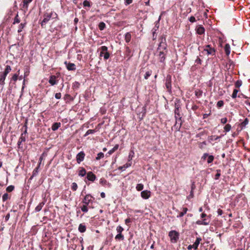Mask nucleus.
Listing matches in <instances>:
<instances>
[{"label": "nucleus", "mask_w": 250, "mask_h": 250, "mask_svg": "<svg viewBox=\"0 0 250 250\" xmlns=\"http://www.w3.org/2000/svg\"><path fill=\"white\" fill-rule=\"evenodd\" d=\"M220 172H221V170L220 169L217 170V173L215 175V179L216 180L218 179L219 178V177H220V176L221 175Z\"/></svg>", "instance_id": "de8ad7c7"}, {"label": "nucleus", "mask_w": 250, "mask_h": 250, "mask_svg": "<svg viewBox=\"0 0 250 250\" xmlns=\"http://www.w3.org/2000/svg\"><path fill=\"white\" fill-rule=\"evenodd\" d=\"M203 222V225H208L209 224V221H207V220L206 219H204L202 220Z\"/></svg>", "instance_id": "8fccbe9b"}, {"label": "nucleus", "mask_w": 250, "mask_h": 250, "mask_svg": "<svg viewBox=\"0 0 250 250\" xmlns=\"http://www.w3.org/2000/svg\"><path fill=\"white\" fill-rule=\"evenodd\" d=\"M132 2V0H125V3L126 5H128Z\"/></svg>", "instance_id": "052dcab7"}, {"label": "nucleus", "mask_w": 250, "mask_h": 250, "mask_svg": "<svg viewBox=\"0 0 250 250\" xmlns=\"http://www.w3.org/2000/svg\"><path fill=\"white\" fill-rule=\"evenodd\" d=\"M24 24L21 23L20 26H19V29L18 30V32L19 33L21 32L22 29L24 28Z\"/></svg>", "instance_id": "49530a36"}, {"label": "nucleus", "mask_w": 250, "mask_h": 250, "mask_svg": "<svg viewBox=\"0 0 250 250\" xmlns=\"http://www.w3.org/2000/svg\"><path fill=\"white\" fill-rule=\"evenodd\" d=\"M6 75L4 74H2L0 75V84L3 85L4 84V81L5 80Z\"/></svg>", "instance_id": "a211bd4d"}, {"label": "nucleus", "mask_w": 250, "mask_h": 250, "mask_svg": "<svg viewBox=\"0 0 250 250\" xmlns=\"http://www.w3.org/2000/svg\"><path fill=\"white\" fill-rule=\"evenodd\" d=\"M151 71H147L145 75V76H144L145 79H147L151 75Z\"/></svg>", "instance_id": "a19ab883"}, {"label": "nucleus", "mask_w": 250, "mask_h": 250, "mask_svg": "<svg viewBox=\"0 0 250 250\" xmlns=\"http://www.w3.org/2000/svg\"><path fill=\"white\" fill-rule=\"evenodd\" d=\"M20 22V20L18 18V15L15 18L14 23Z\"/></svg>", "instance_id": "bf43d9fd"}, {"label": "nucleus", "mask_w": 250, "mask_h": 250, "mask_svg": "<svg viewBox=\"0 0 250 250\" xmlns=\"http://www.w3.org/2000/svg\"><path fill=\"white\" fill-rule=\"evenodd\" d=\"M22 142V141H21L20 140H19V141L18 142V147L19 148H21L22 147V146H21V144Z\"/></svg>", "instance_id": "0e129e2a"}, {"label": "nucleus", "mask_w": 250, "mask_h": 250, "mask_svg": "<svg viewBox=\"0 0 250 250\" xmlns=\"http://www.w3.org/2000/svg\"><path fill=\"white\" fill-rule=\"evenodd\" d=\"M130 38H131L130 34H129L128 33L126 34L125 36V39L126 42H129L130 41Z\"/></svg>", "instance_id": "e433bc0d"}, {"label": "nucleus", "mask_w": 250, "mask_h": 250, "mask_svg": "<svg viewBox=\"0 0 250 250\" xmlns=\"http://www.w3.org/2000/svg\"><path fill=\"white\" fill-rule=\"evenodd\" d=\"M214 160V157L212 155H208V157L207 158V162L208 164H210L213 162Z\"/></svg>", "instance_id": "bb28decb"}, {"label": "nucleus", "mask_w": 250, "mask_h": 250, "mask_svg": "<svg viewBox=\"0 0 250 250\" xmlns=\"http://www.w3.org/2000/svg\"><path fill=\"white\" fill-rule=\"evenodd\" d=\"M141 195L143 198L147 199L150 196V191L147 190H143L141 192Z\"/></svg>", "instance_id": "9d476101"}, {"label": "nucleus", "mask_w": 250, "mask_h": 250, "mask_svg": "<svg viewBox=\"0 0 250 250\" xmlns=\"http://www.w3.org/2000/svg\"><path fill=\"white\" fill-rule=\"evenodd\" d=\"M87 178L89 181H94L96 179V176L92 172H89L87 174Z\"/></svg>", "instance_id": "ddd939ff"}, {"label": "nucleus", "mask_w": 250, "mask_h": 250, "mask_svg": "<svg viewBox=\"0 0 250 250\" xmlns=\"http://www.w3.org/2000/svg\"><path fill=\"white\" fill-rule=\"evenodd\" d=\"M131 165V162H128V163H126L123 166L120 167H119V169H121V170H125V168L130 167Z\"/></svg>", "instance_id": "6ab92c4d"}, {"label": "nucleus", "mask_w": 250, "mask_h": 250, "mask_svg": "<svg viewBox=\"0 0 250 250\" xmlns=\"http://www.w3.org/2000/svg\"><path fill=\"white\" fill-rule=\"evenodd\" d=\"M189 21L191 22H194L195 21V18L193 16H191L189 18Z\"/></svg>", "instance_id": "6e6d98bb"}, {"label": "nucleus", "mask_w": 250, "mask_h": 250, "mask_svg": "<svg viewBox=\"0 0 250 250\" xmlns=\"http://www.w3.org/2000/svg\"><path fill=\"white\" fill-rule=\"evenodd\" d=\"M171 76L167 75L166 80V86L169 91L171 90Z\"/></svg>", "instance_id": "423d86ee"}, {"label": "nucleus", "mask_w": 250, "mask_h": 250, "mask_svg": "<svg viewBox=\"0 0 250 250\" xmlns=\"http://www.w3.org/2000/svg\"><path fill=\"white\" fill-rule=\"evenodd\" d=\"M224 105V102L223 101H219L217 103V105L219 107L223 106Z\"/></svg>", "instance_id": "09e8293b"}, {"label": "nucleus", "mask_w": 250, "mask_h": 250, "mask_svg": "<svg viewBox=\"0 0 250 250\" xmlns=\"http://www.w3.org/2000/svg\"><path fill=\"white\" fill-rule=\"evenodd\" d=\"M11 70V68L10 66L6 65L5 70H4V72L3 73V74H4L7 76V75L10 72Z\"/></svg>", "instance_id": "393cba45"}, {"label": "nucleus", "mask_w": 250, "mask_h": 250, "mask_svg": "<svg viewBox=\"0 0 250 250\" xmlns=\"http://www.w3.org/2000/svg\"><path fill=\"white\" fill-rule=\"evenodd\" d=\"M100 56H104L105 60H107L109 57V53L107 51V47L105 46H102L100 48Z\"/></svg>", "instance_id": "7ed1b4c3"}, {"label": "nucleus", "mask_w": 250, "mask_h": 250, "mask_svg": "<svg viewBox=\"0 0 250 250\" xmlns=\"http://www.w3.org/2000/svg\"><path fill=\"white\" fill-rule=\"evenodd\" d=\"M115 239L117 240H123L124 236L122 234V233H118L116 236Z\"/></svg>", "instance_id": "c9c22d12"}, {"label": "nucleus", "mask_w": 250, "mask_h": 250, "mask_svg": "<svg viewBox=\"0 0 250 250\" xmlns=\"http://www.w3.org/2000/svg\"><path fill=\"white\" fill-rule=\"evenodd\" d=\"M2 200L3 201H5L9 198V195L7 193H4L2 196Z\"/></svg>", "instance_id": "58836bf2"}, {"label": "nucleus", "mask_w": 250, "mask_h": 250, "mask_svg": "<svg viewBox=\"0 0 250 250\" xmlns=\"http://www.w3.org/2000/svg\"><path fill=\"white\" fill-rule=\"evenodd\" d=\"M78 229L81 232H84L86 230V227L84 225L81 224L79 226Z\"/></svg>", "instance_id": "aec40b11"}, {"label": "nucleus", "mask_w": 250, "mask_h": 250, "mask_svg": "<svg viewBox=\"0 0 250 250\" xmlns=\"http://www.w3.org/2000/svg\"><path fill=\"white\" fill-rule=\"evenodd\" d=\"M95 132V130H93V129H88L85 134V136H87L90 134H93L94 133V132Z\"/></svg>", "instance_id": "c03bdc74"}, {"label": "nucleus", "mask_w": 250, "mask_h": 250, "mask_svg": "<svg viewBox=\"0 0 250 250\" xmlns=\"http://www.w3.org/2000/svg\"><path fill=\"white\" fill-rule=\"evenodd\" d=\"M175 118H180V114L179 113V107L177 106L176 107L175 110Z\"/></svg>", "instance_id": "f704fd0d"}, {"label": "nucleus", "mask_w": 250, "mask_h": 250, "mask_svg": "<svg viewBox=\"0 0 250 250\" xmlns=\"http://www.w3.org/2000/svg\"><path fill=\"white\" fill-rule=\"evenodd\" d=\"M242 85V82L241 81H237L235 83V86L237 88L240 87Z\"/></svg>", "instance_id": "ea45409f"}, {"label": "nucleus", "mask_w": 250, "mask_h": 250, "mask_svg": "<svg viewBox=\"0 0 250 250\" xmlns=\"http://www.w3.org/2000/svg\"><path fill=\"white\" fill-rule=\"evenodd\" d=\"M14 187L13 186H9L7 187L6 190L8 192H11L13 190Z\"/></svg>", "instance_id": "a18cd8bd"}, {"label": "nucleus", "mask_w": 250, "mask_h": 250, "mask_svg": "<svg viewBox=\"0 0 250 250\" xmlns=\"http://www.w3.org/2000/svg\"><path fill=\"white\" fill-rule=\"evenodd\" d=\"M32 0H23V7H27L28 4L30 3Z\"/></svg>", "instance_id": "c756f323"}, {"label": "nucleus", "mask_w": 250, "mask_h": 250, "mask_svg": "<svg viewBox=\"0 0 250 250\" xmlns=\"http://www.w3.org/2000/svg\"><path fill=\"white\" fill-rule=\"evenodd\" d=\"M231 128V126L229 124H227L224 127V129L226 132L229 131L230 130Z\"/></svg>", "instance_id": "2f4dec72"}, {"label": "nucleus", "mask_w": 250, "mask_h": 250, "mask_svg": "<svg viewBox=\"0 0 250 250\" xmlns=\"http://www.w3.org/2000/svg\"><path fill=\"white\" fill-rule=\"evenodd\" d=\"M49 82L52 85L55 84L56 83V77L54 76H51L49 81Z\"/></svg>", "instance_id": "4be33fe9"}, {"label": "nucleus", "mask_w": 250, "mask_h": 250, "mask_svg": "<svg viewBox=\"0 0 250 250\" xmlns=\"http://www.w3.org/2000/svg\"><path fill=\"white\" fill-rule=\"evenodd\" d=\"M65 64H66V66L67 67V69L68 70H75V65L74 63H67L66 62H65Z\"/></svg>", "instance_id": "f8f14e48"}, {"label": "nucleus", "mask_w": 250, "mask_h": 250, "mask_svg": "<svg viewBox=\"0 0 250 250\" xmlns=\"http://www.w3.org/2000/svg\"><path fill=\"white\" fill-rule=\"evenodd\" d=\"M225 51L227 56H229L230 53V47L229 44H226L225 46Z\"/></svg>", "instance_id": "2eb2a0df"}, {"label": "nucleus", "mask_w": 250, "mask_h": 250, "mask_svg": "<svg viewBox=\"0 0 250 250\" xmlns=\"http://www.w3.org/2000/svg\"><path fill=\"white\" fill-rule=\"evenodd\" d=\"M136 188L138 191H141L143 189L144 185L142 184H138L137 185Z\"/></svg>", "instance_id": "7c9ffc66"}, {"label": "nucleus", "mask_w": 250, "mask_h": 250, "mask_svg": "<svg viewBox=\"0 0 250 250\" xmlns=\"http://www.w3.org/2000/svg\"><path fill=\"white\" fill-rule=\"evenodd\" d=\"M104 157V154L103 152H100L97 154V156L96 158L97 160H99L101 158Z\"/></svg>", "instance_id": "72a5a7b5"}, {"label": "nucleus", "mask_w": 250, "mask_h": 250, "mask_svg": "<svg viewBox=\"0 0 250 250\" xmlns=\"http://www.w3.org/2000/svg\"><path fill=\"white\" fill-rule=\"evenodd\" d=\"M188 208H183L182 211L181 212L178 216H177L178 217H182L187 212Z\"/></svg>", "instance_id": "b1692460"}, {"label": "nucleus", "mask_w": 250, "mask_h": 250, "mask_svg": "<svg viewBox=\"0 0 250 250\" xmlns=\"http://www.w3.org/2000/svg\"><path fill=\"white\" fill-rule=\"evenodd\" d=\"M49 15H51V18L52 19H55L57 17V15L56 13L51 12L49 13Z\"/></svg>", "instance_id": "3c124183"}, {"label": "nucleus", "mask_w": 250, "mask_h": 250, "mask_svg": "<svg viewBox=\"0 0 250 250\" xmlns=\"http://www.w3.org/2000/svg\"><path fill=\"white\" fill-rule=\"evenodd\" d=\"M119 147V145H116L113 148H112L111 149H110L108 152V154L109 155H111V154H112L114 151H115L116 150L118 149Z\"/></svg>", "instance_id": "5701e85b"}, {"label": "nucleus", "mask_w": 250, "mask_h": 250, "mask_svg": "<svg viewBox=\"0 0 250 250\" xmlns=\"http://www.w3.org/2000/svg\"><path fill=\"white\" fill-rule=\"evenodd\" d=\"M116 230L119 233H122V232L124 230V229L121 226H118Z\"/></svg>", "instance_id": "37998d69"}, {"label": "nucleus", "mask_w": 250, "mask_h": 250, "mask_svg": "<svg viewBox=\"0 0 250 250\" xmlns=\"http://www.w3.org/2000/svg\"><path fill=\"white\" fill-rule=\"evenodd\" d=\"M18 78V74H14L12 78V80L14 81V82H16Z\"/></svg>", "instance_id": "603ef678"}, {"label": "nucleus", "mask_w": 250, "mask_h": 250, "mask_svg": "<svg viewBox=\"0 0 250 250\" xmlns=\"http://www.w3.org/2000/svg\"><path fill=\"white\" fill-rule=\"evenodd\" d=\"M40 166V163L39 164L38 166L33 170L32 175L31 176L30 179L33 178V177H35L37 175L39 172V168Z\"/></svg>", "instance_id": "f3484780"}, {"label": "nucleus", "mask_w": 250, "mask_h": 250, "mask_svg": "<svg viewBox=\"0 0 250 250\" xmlns=\"http://www.w3.org/2000/svg\"><path fill=\"white\" fill-rule=\"evenodd\" d=\"M168 236L172 243H176L179 238V233L175 230H171L169 232Z\"/></svg>", "instance_id": "f03ea898"}, {"label": "nucleus", "mask_w": 250, "mask_h": 250, "mask_svg": "<svg viewBox=\"0 0 250 250\" xmlns=\"http://www.w3.org/2000/svg\"><path fill=\"white\" fill-rule=\"evenodd\" d=\"M83 5L85 7H90V2L87 0H85L83 1Z\"/></svg>", "instance_id": "79ce46f5"}, {"label": "nucleus", "mask_w": 250, "mask_h": 250, "mask_svg": "<svg viewBox=\"0 0 250 250\" xmlns=\"http://www.w3.org/2000/svg\"><path fill=\"white\" fill-rule=\"evenodd\" d=\"M51 18V15L46 13L44 15V19L41 22V26L43 27Z\"/></svg>", "instance_id": "0eeeda50"}, {"label": "nucleus", "mask_w": 250, "mask_h": 250, "mask_svg": "<svg viewBox=\"0 0 250 250\" xmlns=\"http://www.w3.org/2000/svg\"><path fill=\"white\" fill-rule=\"evenodd\" d=\"M205 32L204 28L202 26H199L197 28V33L198 34L201 35L203 34Z\"/></svg>", "instance_id": "dca6fc26"}, {"label": "nucleus", "mask_w": 250, "mask_h": 250, "mask_svg": "<svg viewBox=\"0 0 250 250\" xmlns=\"http://www.w3.org/2000/svg\"><path fill=\"white\" fill-rule=\"evenodd\" d=\"M238 91H239V90H238L237 89H234L233 90L232 94L231 95V97L233 99H234V98H236Z\"/></svg>", "instance_id": "c85d7f7f"}, {"label": "nucleus", "mask_w": 250, "mask_h": 250, "mask_svg": "<svg viewBox=\"0 0 250 250\" xmlns=\"http://www.w3.org/2000/svg\"><path fill=\"white\" fill-rule=\"evenodd\" d=\"M249 123L248 119L247 118L245 119L244 122L242 123L243 125H247Z\"/></svg>", "instance_id": "4d7b16f0"}, {"label": "nucleus", "mask_w": 250, "mask_h": 250, "mask_svg": "<svg viewBox=\"0 0 250 250\" xmlns=\"http://www.w3.org/2000/svg\"><path fill=\"white\" fill-rule=\"evenodd\" d=\"M72 189L76 191L78 188L77 184L76 183H73L71 187Z\"/></svg>", "instance_id": "4c0bfd02"}, {"label": "nucleus", "mask_w": 250, "mask_h": 250, "mask_svg": "<svg viewBox=\"0 0 250 250\" xmlns=\"http://www.w3.org/2000/svg\"><path fill=\"white\" fill-rule=\"evenodd\" d=\"M218 215H221L223 214V211L221 209H218L217 210Z\"/></svg>", "instance_id": "680f3d73"}, {"label": "nucleus", "mask_w": 250, "mask_h": 250, "mask_svg": "<svg viewBox=\"0 0 250 250\" xmlns=\"http://www.w3.org/2000/svg\"><path fill=\"white\" fill-rule=\"evenodd\" d=\"M101 196L102 198H104L105 197V194L104 192H102L101 193Z\"/></svg>", "instance_id": "774afa93"}, {"label": "nucleus", "mask_w": 250, "mask_h": 250, "mask_svg": "<svg viewBox=\"0 0 250 250\" xmlns=\"http://www.w3.org/2000/svg\"><path fill=\"white\" fill-rule=\"evenodd\" d=\"M201 241V238L198 237L196 238L195 242L192 245H189L188 247V249L189 250H191L192 249H197L198 246Z\"/></svg>", "instance_id": "39448f33"}, {"label": "nucleus", "mask_w": 250, "mask_h": 250, "mask_svg": "<svg viewBox=\"0 0 250 250\" xmlns=\"http://www.w3.org/2000/svg\"><path fill=\"white\" fill-rule=\"evenodd\" d=\"M9 218H10V214H7L5 216V221H7L9 220Z\"/></svg>", "instance_id": "69168bd1"}, {"label": "nucleus", "mask_w": 250, "mask_h": 250, "mask_svg": "<svg viewBox=\"0 0 250 250\" xmlns=\"http://www.w3.org/2000/svg\"><path fill=\"white\" fill-rule=\"evenodd\" d=\"M196 224L199 225H203V222L201 220H198L196 222Z\"/></svg>", "instance_id": "e2e57ef3"}, {"label": "nucleus", "mask_w": 250, "mask_h": 250, "mask_svg": "<svg viewBox=\"0 0 250 250\" xmlns=\"http://www.w3.org/2000/svg\"><path fill=\"white\" fill-rule=\"evenodd\" d=\"M85 154L83 151H81L76 156V160L78 163L80 164L84 158Z\"/></svg>", "instance_id": "1a4fd4ad"}, {"label": "nucleus", "mask_w": 250, "mask_h": 250, "mask_svg": "<svg viewBox=\"0 0 250 250\" xmlns=\"http://www.w3.org/2000/svg\"><path fill=\"white\" fill-rule=\"evenodd\" d=\"M160 62H164L165 60V56L167 53V45L165 43L161 42L158 47Z\"/></svg>", "instance_id": "f257e3e1"}, {"label": "nucleus", "mask_w": 250, "mask_h": 250, "mask_svg": "<svg viewBox=\"0 0 250 250\" xmlns=\"http://www.w3.org/2000/svg\"><path fill=\"white\" fill-rule=\"evenodd\" d=\"M86 170L83 168H82L81 170H80L79 172V176H84L86 174Z\"/></svg>", "instance_id": "a878e982"}, {"label": "nucleus", "mask_w": 250, "mask_h": 250, "mask_svg": "<svg viewBox=\"0 0 250 250\" xmlns=\"http://www.w3.org/2000/svg\"><path fill=\"white\" fill-rule=\"evenodd\" d=\"M227 118H222L221 119V122L223 124H225L227 123Z\"/></svg>", "instance_id": "5fc2aeb1"}, {"label": "nucleus", "mask_w": 250, "mask_h": 250, "mask_svg": "<svg viewBox=\"0 0 250 250\" xmlns=\"http://www.w3.org/2000/svg\"><path fill=\"white\" fill-rule=\"evenodd\" d=\"M24 127V130L23 133H21V137L19 138V140L21 141L25 142L26 141L27 138V121H26L25 124L23 126Z\"/></svg>", "instance_id": "20e7f679"}, {"label": "nucleus", "mask_w": 250, "mask_h": 250, "mask_svg": "<svg viewBox=\"0 0 250 250\" xmlns=\"http://www.w3.org/2000/svg\"><path fill=\"white\" fill-rule=\"evenodd\" d=\"M130 219L129 218H127L125 220V224H128L130 222Z\"/></svg>", "instance_id": "338daca9"}, {"label": "nucleus", "mask_w": 250, "mask_h": 250, "mask_svg": "<svg viewBox=\"0 0 250 250\" xmlns=\"http://www.w3.org/2000/svg\"><path fill=\"white\" fill-rule=\"evenodd\" d=\"M92 197L90 195H86L83 200V203L85 205H88L89 203L92 201Z\"/></svg>", "instance_id": "9b49d317"}, {"label": "nucleus", "mask_w": 250, "mask_h": 250, "mask_svg": "<svg viewBox=\"0 0 250 250\" xmlns=\"http://www.w3.org/2000/svg\"><path fill=\"white\" fill-rule=\"evenodd\" d=\"M87 205L84 204L81 207V210L83 212H87L88 211V208Z\"/></svg>", "instance_id": "cd10ccee"}, {"label": "nucleus", "mask_w": 250, "mask_h": 250, "mask_svg": "<svg viewBox=\"0 0 250 250\" xmlns=\"http://www.w3.org/2000/svg\"><path fill=\"white\" fill-rule=\"evenodd\" d=\"M55 97L57 99H60L61 97V93H56L55 94Z\"/></svg>", "instance_id": "13d9d810"}, {"label": "nucleus", "mask_w": 250, "mask_h": 250, "mask_svg": "<svg viewBox=\"0 0 250 250\" xmlns=\"http://www.w3.org/2000/svg\"><path fill=\"white\" fill-rule=\"evenodd\" d=\"M208 153H204L202 157V159L204 161H205L206 159H207V158L208 157Z\"/></svg>", "instance_id": "864d4df0"}, {"label": "nucleus", "mask_w": 250, "mask_h": 250, "mask_svg": "<svg viewBox=\"0 0 250 250\" xmlns=\"http://www.w3.org/2000/svg\"><path fill=\"white\" fill-rule=\"evenodd\" d=\"M105 27V24L104 22H101L99 24V28L101 30H103Z\"/></svg>", "instance_id": "473e14b6"}, {"label": "nucleus", "mask_w": 250, "mask_h": 250, "mask_svg": "<svg viewBox=\"0 0 250 250\" xmlns=\"http://www.w3.org/2000/svg\"><path fill=\"white\" fill-rule=\"evenodd\" d=\"M204 51L208 55H213L215 53L214 49L211 48L209 45L206 46V48L204 49Z\"/></svg>", "instance_id": "6e6552de"}, {"label": "nucleus", "mask_w": 250, "mask_h": 250, "mask_svg": "<svg viewBox=\"0 0 250 250\" xmlns=\"http://www.w3.org/2000/svg\"><path fill=\"white\" fill-rule=\"evenodd\" d=\"M44 202H41L35 208V211L36 212H39L42 209V208L44 205Z\"/></svg>", "instance_id": "4468645a"}, {"label": "nucleus", "mask_w": 250, "mask_h": 250, "mask_svg": "<svg viewBox=\"0 0 250 250\" xmlns=\"http://www.w3.org/2000/svg\"><path fill=\"white\" fill-rule=\"evenodd\" d=\"M60 125V123H55L52 125V129L54 131L56 130L57 129H58Z\"/></svg>", "instance_id": "412c9836"}]
</instances>
